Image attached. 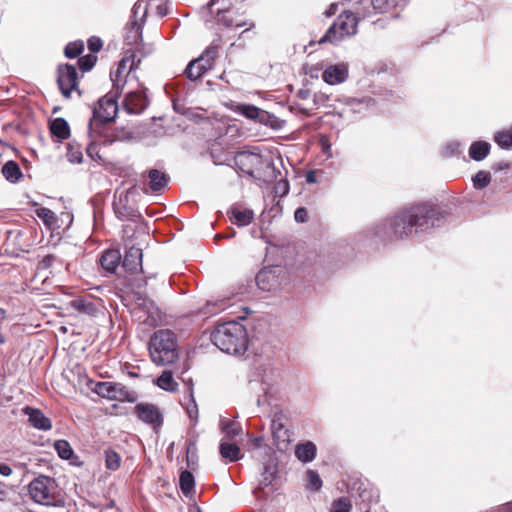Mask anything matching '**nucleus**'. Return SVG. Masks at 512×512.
<instances>
[{
    "label": "nucleus",
    "instance_id": "nucleus-1",
    "mask_svg": "<svg viewBox=\"0 0 512 512\" xmlns=\"http://www.w3.org/2000/svg\"><path fill=\"white\" fill-rule=\"evenodd\" d=\"M141 64V59L131 52L126 54L117 64V68L110 72L113 82L112 90L101 97L93 108L92 117L89 120L88 133L90 137L103 138L104 144H112L116 141H125L131 138L130 133L124 129H112L108 126L117 116V99L124 92L125 86L131 78H135V72Z\"/></svg>",
    "mask_w": 512,
    "mask_h": 512
},
{
    "label": "nucleus",
    "instance_id": "nucleus-2",
    "mask_svg": "<svg viewBox=\"0 0 512 512\" xmlns=\"http://www.w3.org/2000/svg\"><path fill=\"white\" fill-rule=\"evenodd\" d=\"M447 213L430 203H421L400 210L385 223L386 234L391 240H401L413 232H425L439 226Z\"/></svg>",
    "mask_w": 512,
    "mask_h": 512
},
{
    "label": "nucleus",
    "instance_id": "nucleus-3",
    "mask_svg": "<svg viewBox=\"0 0 512 512\" xmlns=\"http://www.w3.org/2000/svg\"><path fill=\"white\" fill-rule=\"evenodd\" d=\"M210 339L216 347L228 354H241L247 349L246 328L237 321L218 324L211 332Z\"/></svg>",
    "mask_w": 512,
    "mask_h": 512
},
{
    "label": "nucleus",
    "instance_id": "nucleus-4",
    "mask_svg": "<svg viewBox=\"0 0 512 512\" xmlns=\"http://www.w3.org/2000/svg\"><path fill=\"white\" fill-rule=\"evenodd\" d=\"M148 351L152 362L158 366L174 363L178 357V340L170 329L155 331L148 343Z\"/></svg>",
    "mask_w": 512,
    "mask_h": 512
},
{
    "label": "nucleus",
    "instance_id": "nucleus-5",
    "mask_svg": "<svg viewBox=\"0 0 512 512\" xmlns=\"http://www.w3.org/2000/svg\"><path fill=\"white\" fill-rule=\"evenodd\" d=\"M28 494L37 504L64 507L66 501L61 495L56 480L50 476L39 475L28 485Z\"/></svg>",
    "mask_w": 512,
    "mask_h": 512
},
{
    "label": "nucleus",
    "instance_id": "nucleus-6",
    "mask_svg": "<svg viewBox=\"0 0 512 512\" xmlns=\"http://www.w3.org/2000/svg\"><path fill=\"white\" fill-rule=\"evenodd\" d=\"M358 18L351 11L342 12L334 24L326 31L320 39V43L334 42L345 36L354 35L357 32Z\"/></svg>",
    "mask_w": 512,
    "mask_h": 512
},
{
    "label": "nucleus",
    "instance_id": "nucleus-7",
    "mask_svg": "<svg viewBox=\"0 0 512 512\" xmlns=\"http://www.w3.org/2000/svg\"><path fill=\"white\" fill-rule=\"evenodd\" d=\"M57 85L65 99L72 98L75 93L78 97L82 96L79 88L80 77L74 65L69 63L60 64L57 67Z\"/></svg>",
    "mask_w": 512,
    "mask_h": 512
},
{
    "label": "nucleus",
    "instance_id": "nucleus-8",
    "mask_svg": "<svg viewBox=\"0 0 512 512\" xmlns=\"http://www.w3.org/2000/svg\"><path fill=\"white\" fill-rule=\"evenodd\" d=\"M135 82L133 90L129 91L123 100V108L129 114H140L148 106V99L144 93L143 85L138 81L137 77L131 78L128 84Z\"/></svg>",
    "mask_w": 512,
    "mask_h": 512
},
{
    "label": "nucleus",
    "instance_id": "nucleus-9",
    "mask_svg": "<svg viewBox=\"0 0 512 512\" xmlns=\"http://www.w3.org/2000/svg\"><path fill=\"white\" fill-rule=\"evenodd\" d=\"M139 420L150 425L156 432L163 425V415L159 408L151 403H139L134 408Z\"/></svg>",
    "mask_w": 512,
    "mask_h": 512
},
{
    "label": "nucleus",
    "instance_id": "nucleus-10",
    "mask_svg": "<svg viewBox=\"0 0 512 512\" xmlns=\"http://www.w3.org/2000/svg\"><path fill=\"white\" fill-rule=\"evenodd\" d=\"M236 167L243 173L256 177V174L261 170L263 159L261 155L252 152H239L234 158Z\"/></svg>",
    "mask_w": 512,
    "mask_h": 512
},
{
    "label": "nucleus",
    "instance_id": "nucleus-11",
    "mask_svg": "<svg viewBox=\"0 0 512 512\" xmlns=\"http://www.w3.org/2000/svg\"><path fill=\"white\" fill-rule=\"evenodd\" d=\"M217 23L222 24L226 28H241L249 26L248 29L254 27V23H250L244 12H239L232 8H222L217 11Z\"/></svg>",
    "mask_w": 512,
    "mask_h": 512
},
{
    "label": "nucleus",
    "instance_id": "nucleus-12",
    "mask_svg": "<svg viewBox=\"0 0 512 512\" xmlns=\"http://www.w3.org/2000/svg\"><path fill=\"white\" fill-rule=\"evenodd\" d=\"M351 490H356V505L360 510L370 512V506L373 502H378L379 495L368 483L357 480L353 483Z\"/></svg>",
    "mask_w": 512,
    "mask_h": 512
},
{
    "label": "nucleus",
    "instance_id": "nucleus-13",
    "mask_svg": "<svg viewBox=\"0 0 512 512\" xmlns=\"http://www.w3.org/2000/svg\"><path fill=\"white\" fill-rule=\"evenodd\" d=\"M282 414H275L271 421V430L274 444L279 450H284L290 443V432L282 422Z\"/></svg>",
    "mask_w": 512,
    "mask_h": 512
},
{
    "label": "nucleus",
    "instance_id": "nucleus-14",
    "mask_svg": "<svg viewBox=\"0 0 512 512\" xmlns=\"http://www.w3.org/2000/svg\"><path fill=\"white\" fill-rule=\"evenodd\" d=\"M94 391L99 396L110 400H134L133 398H128V392H125L120 385L111 382H98Z\"/></svg>",
    "mask_w": 512,
    "mask_h": 512
},
{
    "label": "nucleus",
    "instance_id": "nucleus-15",
    "mask_svg": "<svg viewBox=\"0 0 512 512\" xmlns=\"http://www.w3.org/2000/svg\"><path fill=\"white\" fill-rule=\"evenodd\" d=\"M235 111L247 119L255 120L261 124L268 125L270 124L272 127L271 119H275L270 113L267 111L261 110L260 108L249 105V104H239L236 106Z\"/></svg>",
    "mask_w": 512,
    "mask_h": 512
},
{
    "label": "nucleus",
    "instance_id": "nucleus-16",
    "mask_svg": "<svg viewBox=\"0 0 512 512\" xmlns=\"http://www.w3.org/2000/svg\"><path fill=\"white\" fill-rule=\"evenodd\" d=\"M122 266L129 273L142 270V250L134 246L129 247L125 252Z\"/></svg>",
    "mask_w": 512,
    "mask_h": 512
},
{
    "label": "nucleus",
    "instance_id": "nucleus-17",
    "mask_svg": "<svg viewBox=\"0 0 512 512\" xmlns=\"http://www.w3.org/2000/svg\"><path fill=\"white\" fill-rule=\"evenodd\" d=\"M23 412L28 416V421L34 428L43 431L52 428L51 420L40 409L27 406L23 409Z\"/></svg>",
    "mask_w": 512,
    "mask_h": 512
},
{
    "label": "nucleus",
    "instance_id": "nucleus-18",
    "mask_svg": "<svg viewBox=\"0 0 512 512\" xmlns=\"http://www.w3.org/2000/svg\"><path fill=\"white\" fill-rule=\"evenodd\" d=\"M347 76L348 71L344 65H331L322 73V79L330 85L344 82Z\"/></svg>",
    "mask_w": 512,
    "mask_h": 512
},
{
    "label": "nucleus",
    "instance_id": "nucleus-19",
    "mask_svg": "<svg viewBox=\"0 0 512 512\" xmlns=\"http://www.w3.org/2000/svg\"><path fill=\"white\" fill-rule=\"evenodd\" d=\"M148 187L153 193H160L167 186L169 176L158 169H150L147 172Z\"/></svg>",
    "mask_w": 512,
    "mask_h": 512
},
{
    "label": "nucleus",
    "instance_id": "nucleus-20",
    "mask_svg": "<svg viewBox=\"0 0 512 512\" xmlns=\"http://www.w3.org/2000/svg\"><path fill=\"white\" fill-rule=\"evenodd\" d=\"M227 216L231 223L237 226H247L249 225L254 218V213L250 209H239L238 207H231L227 211Z\"/></svg>",
    "mask_w": 512,
    "mask_h": 512
},
{
    "label": "nucleus",
    "instance_id": "nucleus-21",
    "mask_svg": "<svg viewBox=\"0 0 512 512\" xmlns=\"http://www.w3.org/2000/svg\"><path fill=\"white\" fill-rule=\"evenodd\" d=\"M219 453L226 462H236L242 458L240 447L236 443L221 441Z\"/></svg>",
    "mask_w": 512,
    "mask_h": 512
},
{
    "label": "nucleus",
    "instance_id": "nucleus-22",
    "mask_svg": "<svg viewBox=\"0 0 512 512\" xmlns=\"http://www.w3.org/2000/svg\"><path fill=\"white\" fill-rule=\"evenodd\" d=\"M54 448L61 459L71 460V463L77 466L82 465V462H77L79 457L74 455V451L67 440H56L54 442Z\"/></svg>",
    "mask_w": 512,
    "mask_h": 512
},
{
    "label": "nucleus",
    "instance_id": "nucleus-23",
    "mask_svg": "<svg viewBox=\"0 0 512 512\" xmlns=\"http://www.w3.org/2000/svg\"><path fill=\"white\" fill-rule=\"evenodd\" d=\"M121 261L120 251L117 249H108L103 252L100 258V264L108 272H114Z\"/></svg>",
    "mask_w": 512,
    "mask_h": 512
},
{
    "label": "nucleus",
    "instance_id": "nucleus-24",
    "mask_svg": "<svg viewBox=\"0 0 512 512\" xmlns=\"http://www.w3.org/2000/svg\"><path fill=\"white\" fill-rule=\"evenodd\" d=\"M316 451V445L307 441L296 446L295 455L302 462H311L316 456Z\"/></svg>",
    "mask_w": 512,
    "mask_h": 512
},
{
    "label": "nucleus",
    "instance_id": "nucleus-25",
    "mask_svg": "<svg viewBox=\"0 0 512 512\" xmlns=\"http://www.w3.org/2000/svg\"><path fill=\"white\" fill-rule=\"evenodd\" d=\"M1 172L4 178L11 183H16L23 178L20 166L13 160L7 161L3 165Z\"/></svg>",
    "mask_w": 512,
    "mask_h": 512
},
{
    "label": "nucleus",
    "instance_id": "nucleus-26",
    "mask_svg": "<svg viewBox=\"0 0 512 512\" xmlns=\"http://www.w3.org/2000/svg\"><path fill=\"white\" fill-rule=\"evenodd\" d=\"M52 135L60 140H66L70 137V127L64 118H56L50 124Z\"/></svg>",
    "mask_w": 512,
    "mask_h": 512
},
{
    "label": "nucleus",
    "instance_id": "nucleus-27",
    "mask_svg": "<svg viewBox=\"0 0 512 512\" xmlns=\"http://www.w3.org/2000/svg\"><path fill=\"white\" fill-rule=\"evenodd\" d=\"M155 384L159 388L168 392H176L179 386L174 380L173 374L170 370H164L155 380Z\"/></svg>",
    "mask_w": 512,
    "mask_h": 512
},
{
    "label": "nucleus",
    "instance_id": "nucleus-28",
    "mask_svg": "<svg viewBox=\"0 0 512 512\" xmlns=\"http://www.w3.org/2000/svg\"><path fill=\"white\" fill-rule=\"evenodd\" d=\"M407 0H371L373 9L378 13H388L397 7L405 6Z\"/></svg>",
    "mask_w": 512,
    "mask_h": 512
},
{
    "label": "nucleus",
    "instance_id": "nucleus-29",
    "mask_svg": "<svg viewBox=\"0 0 512 512\" xmlns=\"http://www.w3.org/2000/svg\"><path fill=\"white\" fill-rule=\"evenodd\" d=\"M490 144L486 141H475L469 148V156L475 161H482L489 154Z\"/></svg>",
    "mask_w": 512,
    "mask_h": 512
},
{
    "label": "nucleus",
    "instance_id": "nucleus-30",
    "mask_svg": "<svg viewBox=\"0 0 512 512\" xmlns=\"http://www.w3.org/2000/svg\"><path fill=\"white\" fill-rule=\"evenodd\" d=\"M70 306L77 312L90 316L95 315L97 312V307L94 303L84 298H76L72 300L70 302Z\"/></svg>",
    "mask_w": 512,
    "mask_h": 512
},
{
    "label": "nucleus",
    "instance_id": "nucleus-31",
    "mask_svg": "<svg viewBox=\"0 0 512 512\" xmlns=\"http://www.w3.org/2000/svg\"><path fill=\"white\" fill-rule=\"evenodd\" d=\"M205 73L206 68L204 66H201V62L198 58L190 61L184 71L186 77L192 81L200 79Z\"/></svg>",
    "mask_w": 512,
    "mask_h": 512
},
{
    "label": "nucleus",
    "instance_id": "nucleus-32",
    "mask_svg": "<svg viewBox=\"0 0 512 512\" xmlns=\"http://www.w3.org/2000/svg\"><path fill=\"white\" fill-rule=\"evenodd\" d=\"M179 482L181 491L184 495L187 496L193 491L195 481L194 476L190 471L185 470L181 472Z\"/></svg>",
    "mask_w": 512,
    "mask_h": 512
},
{
    "label": "nucleus",
    "instance_id": "nucleus-33",
    "mask_svg": "<svg viewBox=\"0 0 512 512\" xmlns=\"http://www.w3.org/2000/svg\"><path fill=\"white\" fill-rule=\"evenodd\" d=\"M494 141L504 149L512 147V126L508 129L497 132L494 136Z\"/></svg>",
    "mask_w": 512,
    "mask_h": 512
},
{
    "label": "nucleus",
    "instance_id": "nucleus-34",
    "mask_svg": "<svg viewBox=\"0 0 512 512\" xmlns=\"http://www.w3.org/2000/svg\"><path fill=\"white\" fill-rule=\"evenodd\" d=\"M84 51V42L76 40L69 42L64 48V55L69 59H74L80 56Z\"/></svg>",
    "mask_w": 512,
    "mask_h": 512
},
{
    "label": "nucleus",
    "instance_id": "nucleus-35",
    "mask_svg": "<svg viewBox=\"0 0 512 512\" xmlns=\"http://www.w3.org/2000/svg\"><path fill=\"white\" fill-rule=\"evenodd\" d=\"M121 466V456L113 449L105 451V467L108 470L116 471Z\"/></svg>",
    "mask_w": 512,
    "mask_h": 512
},
{
    "label": "nucleus",
    "instance_id": "nucleus-36",
    "mask_svg": "<svg viewBox=\"0 0 512 512\" xmlns=\"http://www.w3.org/2000/svg\"><path fill=\"white\" fill-rule=\"evenodd\" d=\"M221 430L229 439H233L241 433V426L236 421L225 420L221 423Z\"/></svg>",
    "mask_w": 512,
    "mask_h": 512
},
{
    "label": "nucleus",
    "instance_id": "nucleus-37",
    "mask_svg": "<svg viewBox=\"0 0 512 512\" xmlns=\"http://www.w3.org/2000/svg\"><path fill=\"white\" fill-rule=\"evenodd\" d=\"M36 215L49 228L54 227L57 223V217H56L55 213L52 210H50L49 208L42 207V208L37 209Z\"/></svg>",
    "mask_w": 512,
    "mask_h": 512
},
{
    "label": "nucleus",
    "instance_id": "nucleus-38",
    "mask_svg": "<svg viewBox=\"0 0 512 512\" xmlns=\"http://www.w3.org/2000/svg\"><path fill=\"white\" fill-rule=\"evenodd\" d=\"M90 138L92 139V141L86 147L87 155L94 161H98V162L103 161L101 155L99 154V150H98L99 144L105 145L103 143V138H100V137H97V138L90 137Z\"/></svg>",
    "mask_w": 512,
    "mask_h": 512
},
{
    "label": "nucleus",
    "instance_id": "nucleus-39",
    "mask_svg": "<svg viewBox=\"0 0 512 512\" xmlns=\"http://www.w3.org/2000/svg\"><path fill=\"white\" fill-rule=\"evenodd\" d=\"M218 49V45H210L202 52L198 59L200 60V62L206 60L207 66L213 67L215 64V60L218 56Z\"/></svg>",
    "mask_w": 512,
    "mask_h": 512
},
{
    "label": "nucleus",
    "instance_id": "nucleus-40",
    "mask_svg": "<svg viewBox=\"0 0 512 512\" xmlns=\"http://www.w3.org/2000/svg\"><path fill=\"white\" fill-rule=\"evenodd\" d=\"M352 503L348 497H339L332 502L330 512H350Z\"/></svg>",
    "mask_w": 512,
    "mask_h": 512
},
{
    "label": "nucleus",
    "instance_id": "nucleus-41",
    "mask_svg": "<svg viewBox=\"0 0 512 512\" xmlns=\"http://www.w3.org/2000/svg\"><path fill=\"white\" fill-rule=\"evenodd\" d=\"M67 158L71 163L82 162L83 154L79 144L73 142L67 145Z\"/></svg>",
    "mask_w": 512,
    "mask_h": 512
},
{
    "label": "nucleus",
    "instance_id": "nucleus-42",
    "mask_svg": "<svg viewBox=\"0 0 512 512\" xmlns=\"http://www.w3.org/2000/svg\"><path fill=\"white\" fill-rule=\"evenodd\" d=\"M98 58L94 54H87L78 59L79 69L84 73L90 71L96 64Z\"/></svg>",
    "mask_w": 512,
    "mask_h": 512
},
{
    "label": "nucleus",
    "instance_id": "nucleus-43",
    "mask_svg": "<svg viewBox=\"0 0 512 512\" xmlns=\"http://www.w3.org/2000/svg\"><path fill=\"white\" fill-rule=\"evenodd\" d=\"M491 181V175L489 172L486 171H479L474 177H473V185L477 189H483L489 185Z\"/></svg>",
    "mask_w": 512,
    "mask_h": 512
},
{
    "label": "nucleus",
    "instance_id": "nucleus-44",
    "mask_svg": "<svg viewBox=\"0 0 512 512\" xmlns=\"http://www.w3.org/2000/svg\"><path fill=\"white\" fill-rule=\"evenodd\" d=\"M270 278H273L271 276V273L268 272V271H260L257 275H256V284L257 286L261 289V290H264V291H269L271 289V284H270Z\"/></svg>",
    "mask_w": 512,
    "mask_h": 512
},
{
    "label": "nucleus",
    "instance_id": "nucleus-45",
    "mask_svg": "<svg viewBox=\"0 0 512 512\" xmlns=\"http://www.w3.org/2000/svg\"><path fill=\"white\" fill-rule=\"evenodd\" d=\"M122 199H119V202H114L113 207L115 214L120 220L128 219L129 217L134 216V211L127 209L125 205L121 204Z\"/></svg>",
    "mask_w": 512,
    "mask_h": 512
},
{
    "label": "nucleus",
    "instance_id": "nucleus-46",
    "mask_svg": "<svg viewBox=\"0 0 512 512\" xmlns=\"http://www.w3.org/2000/svg\"><path fill=\"white\" fill-rule=\"evenodd\" d=\"M307 480H308V485L312 490L317 491L322 486V480L316 471L308 470L307 471Z\"/></svg>",
    "mask_w": 512,
    "mask_h": 512
},
{
    "label": "nucleus",
    "instance_id": "nucleus-47",
    "mask_svg": "<svg viewBox=\"0 0 512 512\" xmlns=\"http://www.w3.org/2000/svg\"><path fill=\"white\" fill-rule=\"evenodd\" d=\"M87 46L92 53H97L102 49L103 41L97 36H92L88 39Z\"/></svg>",
    "mask_w": 512,
    "mask_h": 512
},
{
    "label": "nucleus",
    "instance_id": "nucleus-48",
    "mask_svg": "<svg viewBox=\"0 0 512 512\" xmlns=\"http://www.w3.org/2000/svg\"><path fill=\"white\" fill-rule=\"evenodd\" d=\"M275 476L273 472H269L268 468L265 467V472L263 474V479L261 480L258 489L264 490L265 487L269 486L274 480Z\"/></svg>",
    "mask_w": 512,
    "mask_h": 512
},
{
    "label": "nucleus",
    "instance_id": "nucleus-49",
    "mask_svg": "<svg viewBox=\"0 0 512 512\" xmlns=\"http://www.w3.org/2000/svg\"><path fill=\"white\" fill-rule=\"evenodd\" d=\"M56 260V257L52 254L45 256L38 264V269L46 270L49 269L53 262Z\"/></svg>",
    "mask_w": 512,
    "mask_h": 512
},
{
    "label": "nucleus",
    "instance_id": "nucleus-50",
    "mask_svg": "<svg viewBox=\"0 0 512 512\" xmlns=\"http://www.w3.org/2000/svg\"><path fill=\"white\" fill-rule=\"evenodd\" d=\"M294 218L297 222H300V223L306 222L308 220V212H307L306 208L299 207L294 213Z\"/></svg>",
    "mask_w": 512,
    "mask_h": 512
},
{
    "label": "nucleus",
    "instance_id": "nucleus-51",
    "mask_svg": "<svg viewBox=\"0 0 512 512\" xmlns=\"http://www.w3.org/2000/svg\"><path fill=\"white\" fill-rule=\"evenodd\" d=\"M6 311L2 308H0V344L5 343V337L2 333V325L4 321L6 320Z\"/></svg>",
    "mask_w": 512,
    "mask_h": 512
},
{
    "label": "nucleus",
    "instance_id": "nucleus-52",
    "mask_svg": "<svg viewBox=\"0 0 512 512\" xmlns=\"http://www.w3.org/2000/svg\"><path fill=\"white\" fill-rule=\"evenodd\" d=\"M320 171L311 170L306 173V181L308 183H316L318 181V174Z\"/></svg>",
    "mask_w": 512,
    "mask_h": 512
},
{
    "label": "nucleus",
    "instance_id": "nucleus-53",
    "mask_svg": "<svg viewBox=\"0 0 512 512\" xmlns=\"http://www.w3.org/2000/svg\"><path fill=\"white\" fill-rule=\"evenodd\" d=\"M12 472H13L12 468L9 465H7L5 463L0 464V474L2 476L8 477V476L12 475Z\"/></svg>",
    "mask_w": 512,
    "mask_h": 512
},
{
    "label": "nucleus",
    "instance_id": "nucleus-54",
    "mask_svg": "<svg viewBox=\"0 0 512 512\" xmlns=\"http://www.w3.org/2000/svg\"><path fill=\"white\" fill-rule=\"evenodd\" d=\"M127 28L130 30H135L136 34H138L141 29L140 25L137 23L136 20L130 21L127 24Z\"/></svg>",
    "mask_w": 512,
    "mask_h": 512
},
{
    "label": "nucleus",
    "instance_id": "nucleus-55",
    "mask_svg": "<svg viewBox=\"0 0 512 512\" xmlns=\"http://www.w3.org/2000/svg\"><path fill=\"white\" fill-rule=\"evenodd\" d=\"M193 450H196V445L194 442H189L188 446H187V464L188 466L190 465L189 464V454L190 452H192Z\"/></svg>",
    "mask_w": 512,
    "mask_h": 512
},
{
    "label": "nucleus",
    "instance_id": "nucleus-56",
    "mask_svg": "<svg viewBox=\"0 0 512 512\" xmlns=\"http://www.w3.org/2000/svg\"><path fill=\"white\" fill-rule=\"evenodd\" d=\"M335 13H336V4H331L330 7L325 12L327 17H331Z\"/></svg>",
    "mask_w": 512,
    "mask_h": 512
},
{
    "label": "nucleus",
    "instance_id": "nucleus-57",
    "mask_svg": "<svg viewBox=\"0 0 512 512\" xmlns=\"http://www.w3.org/2000/svg\"><path fill=\"white\" fill-rule=\"evenodd\" d=\"M321 144L324 152H327V150L330 149V144L328 143V140L326 138L321 139Z\"/></svg>",
    "mask_w": 512,
    "mask_h": 512
},
{
    "label": "nucleus",
    "instance_id": "nucleus-58",
    "mask_svg": "<svg viewBox=\"0 0 512 512\" xmlns=\"http://www.w3.org/2000/svg\"><path fill=\"white\" fill-rule=\"evenodd\" d=\"M263 443V438L262 437H256L252 440V444L255 446V447H260Z\"/></svg>",
    "mask_w": 512,
    "mask_h": 512
},
{
    "label": "nucleus",
    "instance_id": "nucleus-59",
    "mask_svg": "<svg viewBox=\"0 0 512 512\" xmlns=\"http://www.w3.org/2000/svg\"><path fill=\"white\" fill-rule=\"evenodd\" d=\"M230 2H231V0H211L209 5L213 6L217 3H222L224 5L225 3H230Z\"/></svg>",
    "mask_w": 512,
    "mask_h": 512
},
{
    "label": "nucleus",
    "instance_id": "nucleus-60",
    "mask_svg": "<svg viewBox=\"0 0 512 512\" xmlns=\"http://www.w3.org/2000/svg\"><path fill=\"white\" fill-rule=\"evenodd\" d=\"M281 186L284 187L283 194H286L289 190L288 182L284 181L283 183H279V187H281Z\"/></svg>",
    "mask_w": 512,
    "mask_h": 512
},
{
    "label": "nucleus",
    "instance_id": "nucleus-61",
    "mask_svg": "<svg viewBox=\"0 0 512 512\" xmlns=\"http://www.w3.org/2000/svg\"><path fill=\"white\" fill-rule=\"evenodd\" d=\"M201 66H204L206 68V72L213 68V67H208L207 66L206 60H203V62H201Z\"/></svg>",
    "mask_w": 512,
    "mask_h": 512
}]
</instances>
